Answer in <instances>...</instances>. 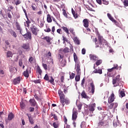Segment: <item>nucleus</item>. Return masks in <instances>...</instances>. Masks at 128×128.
Wrapping results in <instances>:
<instances>
[{"mask_svg":"<svg viewBox=\"0 0 128 128\" xmlns=\"http://www.w3.org/2000/svg\"><path fill=\"white\" fill-rule=\"evenodd\" d=\"M98 38H94L93 42L95 43V48H104V46L108 44V42L102 36H100L99 34H98Z\"/></svg>","mask_w":128,"mask_h":128,"instance_id":"obj_1","label":"nucleus"},{"mask_svg":"<svg viewBox=\"0 0 128 128\" xmlns=\"http://www.w3.org/2000/svg\"><path fill=\"white\" fill-rule=\"evenodd\" d=\"M58 94L60 98V102L62 106H64L65 104H70V100L68 98H66V95L64 94V92L62 90H58Z\"/></svg>","mask_w":128,"mask_h":128,"instance_id":"obj_2","label":"nucleus"},{"mask_svg":"<svg viewBox=\"0 0 128 128\" xmlns=\"http://www.w3.org/2000/svg\"><path fill=\"white\" fill-rule=\"evenodd\" d=\"M30 31L34 36H38L40 29L38 28V26L35 23L32 24L30 27Z\"/></svg>","mask_w":128,"mask_h":128,"instance_id":"obj_3","label":"nucleus"},{"mask_svg":"<svg viewBox=\"0 0 128 128\" xmlns=\"http://www.w3.org/2000/svg\"><path fill=\"white\" fill-rule=\"evenodd\" d=\"M120 75H118L112 79V84H116V86H118L120 84Z\"/></svg>","mask_w":128,"mask_h":128,"instance_id":"obj_4","label":"nucleus"},{"mask_svg":"<svg viewBox=\"0 0 128 128\" xmlns=\"http://www.w3.org/2000/svg\"><path fill=\"white\" fill-rule=\"evenodd\" d=\"M21 34L26 40H32V33L30 31L27 32V33L26 34H22V33Z\"/></svg>","mask_w":128,"mask_h":128,"instance_id":"obj_5","label":"nucleus"},{"mask_svg":"<svg viewBox=\"0 0 128 128\" xmlns=\"http://www.w3.org/2000/svg\"><path fill=\"white\" fill-rule=\"evenodd\" d=\"M94 70L92 72V74H102V70L96 68V64H94Z\"/></svg>","mask_w":128,"mask_h":128,"instance_id":"obj_6","label":"nucleus"},{"mask_svg":"<svg viewBox=\"0 0 128 128\" xmlns=\"http://www.w3.org/2000/svg\"><path fill=\"white\" fill-rule=\"evenodd\" d=\"M78 110H74L72 111V120H76V118H78Z\"/></svg>","mask_w":128,"mask_h":128,"instance_id":"obj_7","label":"nucleus"},{"mask_svg":"<svg viewBox=\"0 0 128 128\" xmlns=\"http://www.w3.org/2000/svg\"><path fill=\"white\" fill-rule=\"evenodd\" d=\"M114 102V94L112 92V94L108 99V104H112V102Z\"/></svg>","mask_w":128,"mask_h":128,"instance_id":"obj_8","label":"nucleus"},{"mask_svg":"<svg viewBox=\"0 0 128 128\" xmlns=\"http://www.w3.org/2000/svg\"><path fill=\"white\" fill-rule=\"evenodd\" d=\"M107 16H108V18H109V20H110L112 22H114V24L118 23V22H116V20H114V17H112V14H110L108 13Z\"/></svg>","mask_w":128,"mask_h":128,"instance_id":"obj_9","label":"nucleus"},{"mask_svg":"<svg viewBox=\"0 0 128 128\" xmlns=\"http://www.w3.org/2000/svg\"><path fill=\"white\" fill-rule=\"evenodd\" d=\"M42 40H46V42L50 44H52V42H50V40H52V38H50V36H46L42 38Z\"/></svg>","mask_w":128,"mask_h":128,"instance_id":"obj_10","label":"nucleus"},{"mask_svg":"<svg viewBox=\"0 0 128 128\" xmlns=\"http://www.w3.org/2000/svg\"><path fill=\"white\" fill-rule=\"evenodd\" d=\"M83 25L84 28H88V24L90 22H88V19H84L82 21Z\"/></svg>","mask_w":128,"mask_h":128,"instance_id":"obj_11","label":"nucleus"},{"mask_svg":"<svg viewBox=\"0 0 128 128\" xmlns=\"http://www.w3.org/2000/svg\"><path fill=\"white\" fill-rule=\"evenodd\" d=\"M22 78L20 77H18L17 78H16L13 80V84H20V80Z\"/></svg>","mask_w":128,"mask_h":128,"instance_id":"obj_12","label":"nucleus"},{"mask_svg":"<svg viewBox=\"0 0 128 128\" xmlns=\"http://www.w3.org/2000/svg\"><path fill=\"white\" fill-rule=\"evenodd\" d=\"M26 116H28L29 122L31 124H34V119L32 117V114H27Z\"/></svg>","mask_w":128,"mask_h":128,"instance_id":"obj_13","label":"nucleus"},{"mask_svg":"<svg viewBox=\"0 0 128 128\" xmlns=\"http://www.w3.org/2000/svg\"><path fill=\"white\" fill-rule=\"evenodd\" d=\"M14 114L12 112H10L8 114V120H10V121L12 120H14Z\"/></svg>","mask_w":128,"mask_h":128,"instance_id":"obj_14","label":"nucleus"},{"mask_svg":"<svg viewBox=\"0 0 128 128\" xmlns=\"http://www.w3.org/2000/svg\"><path fill=\"white\" fill-rule=\"evenodd\" d=\"M90 86H91V92L92 94H94V90H96V87L94 86V82H92L90 84Z\"/></svg>","mask_w":128,"mask_h":128,"instance_id":"obj_15","label":"nucleus"},{"mask_svg":"<svg viewBox=\"0 0 128 128\" xmlns=\"http://www.w3.org/2000/svg\"><path fill=\"white\" fill-rule=\"evenodd\" d=\"M16 26L18 30H20V34H22V28H20V24H18V22H16Z\"/></svg>","mask_w":128,"mask_h":128,"instance_id":"obj_16","label":"nucleus"},{"mask_svg":"<svg viewBox=\"0 0 128 128\" xmlns=\"http://www.w3.org/2000/svg\"><path fill=\"white\" fill-rule=\"evenodd\" d=\"M52 16H50V14H48L47 15V18H46V20L48 22L50 23L52 22Z\"/></svg>","mask_w":128,"mask_h":128,"instance_id":"obj_17","label":"nucleus"},{"mask_svg":"<svg viewBox=\"0 0 128 128\" xmlns=\"http://www.w3.org/2000/svg\"><path fill=\"white\" fill-rule=\"evenodd\" d=\"M74 42H75V44H78L80 45V40H78V37H74Z\"/></svg>","mask_w":128,"mask_h":128,"instance_id":"obj_18","label":"nucleus"},{"mask_svg":"<svg viewBox=\"0 0 128 128\" xmlns=\"http://www.w3.org/2000/svg\"><path fill=\"white\" fill-rule=\"evenodd\" d=\"M90 58L91 60H94V61H96L98 60V56L94 55H90Z\"/></svg>","mask_w":128,"mask_h":128,"instance_id":"obj_19","label":"nucleus"},{"mask_svg":"<svg viewBox=\"0 0 128 128\" xmlns=\"http://www.w3.org/2000/svg\"><path fill=\"white\" fill-rule=\"evenodd\" d=\"M23 76H25V78H28L30 76V74H28V70L26 69V70L24 71L23 72Z\"/></svg>","mask_w":128,"mask_h":128,"instance_id":"obj_20","label":"nucleus"},{"mask_svg":"<svg viewBox=\"0 0 128 128\" xmlns=\"http://www.w3.org/2000/svg\"><path fill=\"white\" fill-rule=\"evenodd\" d=\"M81 96L82 98H88V96L86 95V92L84 90L82 91V92L81 94Z\"/></svg>","mask_w":128,"mask_h":128,"instance_id":"obj_21","label":"nucleus"},{"mask_svg":"<svg viewBox=\"0 0 128 128\" xmlns=\"http://www.w3.org/2000/svg\"><path fill=\"white\" fill-rule=\"evenodd\" d=\"M29 102L30 104H31L32 106H36V102L34 99H30Z\"/></svg>","mask_w":128,"mask_h":128,"instance_id":"obj_22","label":"nucleus"},{"mask_svg":"<svg viewBox=\"0 0 128 128\" xmlns=\"http://www.w3.org/2000/svg\"><path fill=\"white\" fill-rule=\"evenodd\" d=\"M12 56H14V54H12V52L11 51H8L6 52V58H12Z\"/></svg>","mask_w":128,"mask_h":128,"instance_id":"obj_23","label":"nucleus"},{"mask_svg":"<svg viewBox=\"0 0 128 128\" xmlns=\"http://www.w3.org/2000/svg\"><path fill=\"white\" fill-rule=\"evenodd\" d=\"M22 48L24 50H28V48H30V44H23Z\"/></svg>","mask_w":128,"mask_h":128,"instance_id":"obj_24","label":"nucleus"},{"mask_svg":"<svg viewBox=\"0 0 128 128\" xmlns=\"http://www.w3.org/2000/svg\"><path fill=\"white\" fill-rule=\"evenodd\" d=\"M72 12L74 16V18H78V14L76 12H74V9L72 8Z\"/></svg>","mask_w":128,"mask_h":128,"instance_id":"obj_25","label":"nucleus"},{"mask_svg":"<svg viewBox=\"0 0 128 128\" xmlns=\"http://www.w3.org/2000/svg\"><path fill=\"white\" fill-rule=\"evenodd\" d=\"M36 72L40 74V76H42V69H40V66H38L37 67V70Z\"/></svg>","mask_w":128,"mask_h":128,"instance_id":"obj_26","label":"nucleus"},{"mask_svg":"<svg viewBox=\"0 0 128 128\" xmlns=\"http://www.w3.org/2000/svg\"><path fill=\"white\" fill-rule=\"evenodd\" d=\"M94 108H96V104H92L90 108V112H94Z\"/></svg>","mask_w":128,"mask_h":128,"instance_id":"obj_27","label":"nucleus"},{"mask_svg":"<svg viewBox=\"0 0 128 128\" xmlns=\"http://www.w3.org/2000/svg\"><path fill=\"white\" fill-rule=\"evenodd\" d=\"M53 126L54 128H58L60 126V124H58V122H54L53 123Z\"/></svg>","mask_w":128,"mask_h":128,"instance_id":"obj_28","label":"nucleus"},{"mask_svg":"<svg viewBox=\"0 0 128 128\" xmlns=\"http://www.w3.org/2000/svg\"><path fill=\"white\" fill-rule=\"evenodd\" d=\"M10 34H12V36H14V38H16L17 35H16V32H14L13 30H11L10 32Z\"/></svg>","mask_w":128,"mask_h":128,"instance_id":"obj_29","label":"nucleus"},{"mask_svg":"<svg viewBox=\"0 0 128 128\" xmlns=\"http://www.w3.org/2000/svg\"><path fill=\"white\" fill-rule=\"evenodd\" d=\"M77 106L78 108V110L79 112H80V110H82V103H79L77 104Z\"/></svg>","mask_w":128,"mask_h":128,"instance_id":"obj_30","label":"nucleus"},{"mask_svg":"<svg viewBox=\"0 0 128 128\" xmlns=\"http://www.w3.org/2000/svg\"><path fill=\"white\" fill-rule=\"evenodd\" d=\"M63 52L64 54H68V52H70V48H66L63 50Z\"/></svg>","mask_w":128,"mask_h":128,"instance_id":"obj_31","label":"nucleus"},{"mask_svg":"<svg viewBox=\"0 0 128 128\" xmlns=\"http://www.w3.org/2000/svg\"><path fill=\"white\" fill-rule=\"evenodd\" d=\"M96 64L97 66H98L100 64H102V60H96Z\"/></svg>","mask_w":128,"mask_h":128,"instance_id":"obj_32","label":"nucleus"},{"mask_svg":"<svg viewBox=\"0 0 128 128\" xmlns=\"http://www.w3.org/2000/svg\"><path fill=\"white\" fill-rule=\"evenodd\" d=\"M27 20L26 21V24H27V26L28 28H30V22H30V20L28 19V18L27 16Z\"/></svg>","mask_w":128,"mask_h":128,"instance_id":"obj_33","label":"nucleus"},{"mask_svg":"<svg viewBox=\"0 0 128 128\" xmlns=\"http://www.w3.org/2000/svg\"><path fill=\"white\" fill-rule=\"evenodd\" d=\"M62 30H64V31L65 32L67 33L68 34H70V33L68 32V28L66 27H64V26H62Z\"/></svg>","mask_w":128,"mask_h":128,"instance_id":"obj_34","label":"nucleus"},{"mask_svg":"<svg viewBox=\"0 0 128 128\" xmlns=\"http://www.w3.org/2000/svg\"><path fill=\"white\" fill-rule=\"evenodd\" d=\"M80 75L77 74L75 78V80L76 82H80Z\"/></svg>","mask_w":128,"mask_h":128,"instance_id":"obj_35","label":"nucleus"},{"mask_svg":"<svg viewBox=\"0 0 128 128\" xmlns=\"http://www.w3.org/2000/svg\"><path fill=\"white\" fill-rule=\"evenodd\" d=\"M48 82H50L52 84L54 85V79L52 76H51V79L48 80Z\"/></svg>","mask_w":128,"mask_h":128,"instance_id":"obj_36","label":"nucleus"},{"mask_svg":"<svg viewBox=\"0 0 128 128\" xmlns=\"http://www.w3.org/2000/svg\"><path fill=\"white\" fill-rule=\"evenodd\" d=\"M74 58L75 62H78V56H76V52L74 53Z\"/></svg>","mask_w":128,"mask_h":128,"instance_id":"obj_37","label":"nucleus"},{"mask_svg":"<svg viewBox=\"0 0 128 128\" xmlns=\"http://www.w3.org/2000/svg\"><path fill=\"white\" fill-rule=\"evenodd\" d=\"M98 126L99 128H100V126H104V122H100L98 124Z\"/></svg>","mask_w":128,"mask_h":128,"instance_id":"obj_38","label":"nucleus"},{"mask_svg":"<svg viewBox=\"0 0 128 128\" xmlns=\"http://www.w3.org/2000/svg\"><path fill=\"white\" fill-rule=\"evenodd\" d=\"M35 60L34 58L32 56H30L28 60H29L30 64H32L33 60Z\"/></svg>","mask_w":128,"mask_h":128,"instance_id":"obj_39","label":"nucleus"},{"mask_svg":"<svg viewBox=\"0 0 128 128\" xmlns=\"http://www.w3.org/2000/svg\"><path fill=\"white\" fill-rule=\"evenodd\" d=\"M66 62L64 60H62L60 63L61 66L64 67L66 66Z\"/></svg>","mask_w":128,"mask_h":128,"instance_id":"obj_40","label":"nucleus"},{"mask_svg":"<svg viewBox=\"0 0 128 128\" xmlns=\"http://www.w3.org/2000/svg\"><path fill=\"white\" fill-rule=\"evenodd\" d=\"M63 12V15L65 18H68V14H66V10L62 9Z\"/></svg>","mask_w":128,"mask_h":128,"instance_id":"obj_41","label":"nucleus"},{"mask_svg":"<svg viewBox=\"0 0 128 128\" xmlns=\"http://www.w3.org/2000/svg\"><path fill=\"white\" fill-rule=\"evenodd\" d=\"M84 82H86V79L84 78L82 80V82H81V86H82V88H84Z\"/></svg>","mask_w":128,"mask_h":128,"instance_id":"obj_42","label":"nucleus"},{"mask_svg":"<svg viewBox=\"0 0 128 128\" xmlns=\"http://www.w3.org/2000/svg\"><path fill=\"white\" fill-rule=\"evenodd\" d=\"M75 76H76V74H74L72 72L71 74H70V78L71 80H72L74 78Z\"/></svg>","mask_w":128,"mask_h":128,"instance_id":"obj_43","label":"nucleus"},{"mask_svg":"<svg viewBox=\"0 0 128 128\" xmlns=\"http://www.w3.org/2000/svg\"><path fill=\"white\" fill-rule=\"evenodd\" d=\"M22 64H23V63H22V59H20L19 60V62H18V65L19 66L22 68Z\"/></svg>","mask_w":128,"mask_h":128,"instance_id":"obj_44","label":"nucleus"},{"mask_svg":"<svg viewBox=\"0 0 128 128\" xmlns=\"http://www.w3.org/2000/svg\"><path fill=\"white\" fill-rule=\"evenodd\" d=\"M123 4L124 6H128V0H124Z\"/></svg>","mask_w":128,"mask_h":128,"instance_id":"obj_45","label":"nucleus"},{"mask_svg":"<svg viewBox=\"0 0 128 128\" xmlns=\"http://www.w3.org/2000/svg\"><path fill=\"white\" fill-rule=\"evenodd\" d=\"M76 71L80 70V64H77L76 65Z\"/></svg>","mask_w":128,"mask_h":128,"instance_id":"obj_46","label":"nucleus"},{"mask_svg":"<svg viewBox=\"0 0 128 128\" xmlns=\"http://www.w3.org/2000/svg\"><path fill=\"white\" fill-rule=\"evenodd\" d=\"M120 96H121L122 98H124V96H126V94H124V92L121 91L120 92Z\"/></svg>","mask_w":128,"mask_h":128,"instance_id":"obj_47","label":"nucleus"},{"mask_svg":"<svg viewBox=\"0 0 128 128\" xmlns=\"http://www.w3.org/2000/svg\"><path fill=\"white\" fill-rule=\"evenodd\" d=\"M44 80H50V78L48 77V74H46L44 77Z\"/></svg>","mask_w":128,"mask_h":128,"instance_id":"obj_48","label":"nucleus"},{"mask_svg":"<svg viewBox=\"0 0 128 128\" xmlns=\"http://www.w3.org/2000/svg\"><path fill=\"white\" fill-rule=\"evenodd\" d=\"M112 68L114 70H118V64H114V67H112Z\"/></svg>","mask_w":128,"mask_h":128,"instance_id":"obj_49","label":"nucleus"},{"mask_svg":"<svg viewBox=\"0 0 128 128\" xmlns=\"http://www.w3.org/2000/svg\"><path fill=\"white\" fill-rule=\"evenodd\" d=\"M80 126L81 128H86V123H84V122H82Z\"/></svg>","mask_w":128,"mask_h":128,"instance_id":"obj_50","label":"nucleus"},{"mask_svg":"<svg viewBox=\"0 0 128 128\" xmlns=\"http://www.w3.org/2000/svg\"><path fill=\"white\" fill-rule=\"evenodd\" d=\"M42 66L44 70H48V65L45 64H42Z\"/></svg>","mask_w":128,"mask_h":128,"instance_id":"obj_51","label":"nucleus"},{"mask_svg":"<svg viewBox=\"0 0 128 128\" xmlns=\"http://www.w3.org/2000/svg\"><path fill=\"white\" fill-rule=\"evenodd\" d=\"M104 4H106V6H108V2L106 1V0H102Z\"/></svg>","mask_w":128,"mask_h":128,"instance_id":"obj_52","label":"nucleus"},{"mask_svg":"<svg viewBox=\"0 0 128 128\" xmlns=\"http://www.w3.org/2000/svg\"><path fill=\"white\" fill-rule=\"evenodd\" d=\"M22 4V2H20V0H18L15 2L16 6H18V4Z\"/></svg>","mask_w":128,"mask_h":128,"instance_id":"obj_53","label":"nucleus"},{"mask_svg":"<svg viewBox=\"0 0 128 128\" xmlns=\"http://www.w3.org/2000/svg\"><path fill=\"white\" fill-rule=\"evenodd\" d=\"M0 126L2 128H4V120L1 121V123L0 124Z\"/></svg>","mask_w":128,"mask_h":128,"instance_id":"obj_54","label":"nucleus"},{"mask_svg":"<svg viewBox=\"0 0 128 128\" xmlns=\"http://www.w3.org/2000/svg\"><path fill=\"white\" fill-rule=\"evenodd\" d=\"M64 122L66 124H68V118H66V116H64Z\"/></svg>","mask_w":128,"mask_h":128,"instance_id":"obj_55","label":"nucleus"},{"mask_svg":"<svg viewBox=\"0 0 128 128\" xmlns=\"http://www.w3.org/2000/svg\"><path fill=\"white\" fill-rule=\"evenodd\" d=\"M20 108H24V102H21L20 104Z\"/></svg>","mask_w":128,"mask_h":128,"instance_id":"obj_56","label":"nucleus"},{"mask_svg":"<svg viewBox=\"0 0 128 128\" xmlns=\"http://www.w3.org/2000/svg\"><path fill=\"white\" fill-rule=\"evenodd\" d=\"M8 16L10 20H12V14H10V12L8 14Z\"/></svg>","mask_w":128,"mask_h":128,"instance_id":"obj_57","label":"nucleus"},{"mask_svg":"<svg viewBox=\"0 0 128 128\" xmlns=\"http://www.w3.org/2000/svg\"><path fill=\"white\" fill-rule=\"evenodd\" d=\"M86 48H83L82 49V54H86Z\"/></svg>","mask_w":128,"mask_h":128,"instance_id":"obj_58","label":"nucleus"},{"mask_svg":"<svg viewBox=\"0 0 128 128\" xmlns=\"http://www.w3.org/2000/svg\"><path fill=\"white\" fill-rule=\"evenodd\" d=\"M32 8L34 10H36V5H34H34H32Z\"/></svg>","mask_w":128,"mask_h":128,"instance_id":"obj_59","label":"nucleus"},{"mask_svg":"<svg viewBox=\"0 0 128 128\" xmlns=\"http://www.w3.org/2000/svg\"><path fill=\"white\" fill-rule=\"evenodd\" d=\"M44 30V32H50L51 30H50V28H48L47 29H46Z\"/></svg>","mask_w":128,"mask_h":128,"instance_id":"obj_60","label":"nucleus"},{"mask_svg":"<svg viewBox=\"0 0 128 128\" xmlns=\"http://www.w3.org/2000/svg\"><path fill=\"white\" fill-rule=\"evenodd\" d=\"M54 120H58V116L56 114H54Z\"/></svg>","mask_w":128,"mask_h":128,"instance_id":"obj_61","label":"nucleus"},{"mask_svg":"<svg viewBox=\"0 0 128 128\" xmlns=\"http://www.w3.org/2000/svg\"><path fill=\"white\" fill-rule=\"evenodd\" d=\"M60 80L62 82H64V76H62L60 78Z\"/></svg>","mask_w":128,"mask_h":128,"instance_id":"obj_62","label":"nucleus"},{"mask_svg":"<svg viewBox=\"0 0 128 128\" xmlns=\"http://www.w3.org/2000/svg\"><path fill=\"white\" fill-rule=\"evenodd\" d=\"M102 0H96V2L98 4H102Z\"/></svg>","mask_w":128,"mask_h":128,"instance_id":"obj_63","label":"nucleus"},{"mask_svg":"<svg viewBox=\"0 0 128 128\" xmlns=\"http://www.w3.org/2000/svg\"><path fill=\"white\" fill-rule=\"evenodd\" d=\"M33 82H34V84H40V81L38 80H34Z\"/></svg>","mask_w":128,"mask_h":128,"instance_id":"obj_64","label":"nucleus"}]
</instances>
